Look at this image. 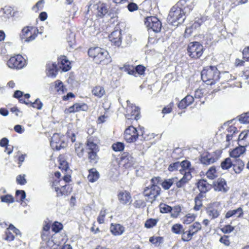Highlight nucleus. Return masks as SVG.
Listing matches in <instances>:
<instances>
[{
    "label": "nucleus",
    "mask_w": 249,
    "mask_h": 249,
    "mask_svg": "<svg viewBox=\"0 0 249 249\" xmlns=\"http://www.w3.org/2000/svg\"><path fill=\"white\" fill-rule=\"evenodd\" d=\"M185 2V0H181L171 8L167 18L169 23L177 26L183 22L185 18V13L180 6Z\"/></svg>",
    "instance_id": "nucleus-1"
},
{
    "label": "nucleus",
    "mask_w": 249,
    "mask_h": 249,
    "mask_svg": "<svg viewBox=\"0 0 249 249\" xmlns=\"http://www.w3.org/2000/svg\"><path fill=\"white\" fill-rule=\"evenodd\" d=\"M220 73L215 66L204 68L201 73V78L207 85L214 84L220 79Z\"/></svg>",
    "instance_id": "nucleus-2"
},
{
    "label": "nucleus",
    "mask_w": 249,
    "mask_h": 249,
    "mask_svg": "<svg viewBox=\"0 0 249 249\" xmlns=\"http://www.w3.org/2000/svg\"><path fill=\"white\" fill-rule=\"evenodd\" d=\"M88 54L90 57L93 58L96 63L102 62L107 63L110 62V57L108 52L100 48L96 47L89 49Z\"/></svg>",
    "instance_id": "nucleus-3"
},
{
    "label": "nucleus",
    "mask_w": 249,
    "mask_h": 249,
    "mask_svg": "<svg viewBox=\"0 0 249 249\" xmlns=\"http://www.w3.org/2000/svg\"><path fill=\"white\" fill-rule=\"evenodd\" d=\"M143 127H140L137 130L132 125L128 126L126 128L124 132V140L128 142H135L138 137L143 135Z\"/></svg>",
    "instance_id": "nucleus-4"
},
{
    "label": "nucleus",
    "mask_w": 249,
    "mask_h": 249,
    "mask_svg": "<svg viewBox=\"0 0 249 249\" xmlns=\"http://www.w3.org/2000/svg\"><path fill=\"white\" fill-rule=\"evenodd\" d=\"M38 33V30L32 26H26L21 30L20 37L22 41L30 42L34 40Z\"/></svg>",
    "instance_id": "nucleus-5"
},
{
    "label": "nucleus",
    "mask_w": 249,
    "mask_h": 249,
    "mask_svg": "<svg viewBox=\"0 0 249 249\" xmlns=\"http://www.w3.org/2000/svg\"><path fill=\"white\" fill-rule=\"evenodd\" d=\"M203 46L198 42H190L187 48L188 54L192 58H198L203 53Z\"/></svg>",
    "instance_id": "nucleus-6"
},
{
    "label": "nucleus",
    "mask_w": 249,
    "mask_h": 249,
    "mask_svg": "<svg viewBox=\"0 0 249 249\" xmlns=\"http://www.w3.org/2000/svg\"><path fill=\"white\" fill-rule=\"evenodd\" d=\"M160 188L157 185H149L146 187L143 191V195L147 198L146 201L152 203L155 200L160 193Z\"/></svg>",
    "instance_id": "nucleus-7"
},
{
    "label": "nucleus",
    "mask_w": 249,
    "mask_h": 249,
    "mask_svg": "<svg viewBox=\"0 0 249 249\" xmlns=\"http://www.w3.org/2000/svg\"><path fill=\"white\" fill-rule=\"evenodd\" d=\"M144 23L148 30H152L155 33L160 31L161 29V23L156 17H148L145 18Z\"/></svg>",
    "instance_id": "nucleus-8"
},
{
    "label": "nucleus",
    "mask_w": 249,
    "mask_h": 249,
    "mask_svg": "<svg viewBox=\"0 0 249 249\" xmlns=\"http://www.w3.org/2000/svg\"><path fill=\"white\" fill-rule=\"evenodd\" d=\"M26 64L25 59L21 55L11 57L7 62L8 67L11 69H20Z\"/></svg>",
    "instance_id": "nucleus-9"
},
{
    "label": "nucleus",
    "mask_w": 249,
    "mask_h": 249,
    "mask_svg": "<svg viewBox=\"0 0 249 249\" xmlns=\"http://www.w3.org/2000/svg\"><path fill=\"white\" fill-rule=\"evenodd\" d=\"M127 107L125 117L129 119H134L136 121L140 118V108L133 105L129 100H127Z\"/></svg>",
    "instance_id": "nucleus-10"
},
{
    "label": "nucleus",
    "mask_w": 249,
    "mask_h": 249,
    "mask_svg": "<svg viewBox=\"0 0 249 249\" xmlns=\"http://www.w3.org/2000/svg\"><path fill=\"white\" fill-rule=\"evenodd\" d=\"M50 145L52 148L59 150L67 146V143L64 141V136L59 134L55 133L52 137Z\"/></svg>",
    "instance_id": "nucleus-11"
},
{
    "label": "nucleus",
    "mask_w": 249,
    "mask_h": 249,
    "mask_svg": "<svg viewBox=\"0 0 249 249\" xmlns=\"http://www.w3.org/2000/svg\"><path fill=\"white\" fill-rule=\"evenodd\" d=\"M221 208L218 202H214L210 205L206 210L208 215L211 219H215L220 214Z\"/></svg>",
    "instance_id": "nucleus-12"
},
{
    "label": "nucleus",
    "mask_w": 249,
    "mask_h": 249,
    "mask_svg": "<svg viewBox=\"0 0 249 249\" xmlns=\"http://www.w3.org/2000/svg\"><path fill=\"white\" fill-rule=\"evenodd\" d=\"M213 187L215 191L223 193H226L229 190L226 181L222 178H219L214 181L213 183Z\"/></svg>",
    "instance_id": "nucleus-13"
},
{
    "label": "nucleus",
    "mask_w": 249,
    "mask_h": 249,
    "mask_svg": "<svg viewBox=\"0 0 249 249\" xmlns=\"http://www.w3.org/2000/svg\"><path fill=\"white\" fill-rule=\"evenodd\" d=\"M109 40L112 44L119 47L122 44V34L121 30H115L109 36Z\"/></svg>",
    "instance_id": "nucleus-14"
},
{
    "label": "nucleus",
    "mask_w": 249,
    "mask_h": 249,
    "mask_svg": "<svg viewBox=\"0 0 249 249\" xmlns=\"http://www.w3.org/2000/svg\"><path fill=\"white\" fill-rule=\"evenodd\" d=\"M61 180H55L52 183V187H54L57 196H62L67 193L66 188L67 187L66 184H62L61 183Z\"/></svg>",
    "instance_id": "nucleus-15"
},
{
    "label": "nucleus",
    "mask_w": 249,
    "mask_h": 249,
    "mask_svg": "<svg viewBox=\"0 0 249 249\" xmlns=\"http://www.w3.org/2000/svg\"><path fill=\"white\" fill-rule=\"evenodd\" d=\"M118 198L120 202L123 205L127 204L131 202L130 194L126 191L120 192L118 195Z\"/></svg>",
    "instance_id": "nucleus-16"
},
{
    "label": "nucleus",
    "mask_w": 249,
    "mask_h": 249,
    "mask_svg": "<svg viewBox=\"0 0 249 249\" xmlns=\"http://www.w3.org/2000/svg\"><path fill=\"white\" fill-rule=\"evenodd\" d=\"M232 166H233V169L235 173L239 174L244 169L245 164L244 162L239 159H234V160L232 161Z\"/></svg>",
    "instance_id": "nucleus-17"
},
{
    "label": "nucleus",
    "mask_w": 249,
    "mask_h": 249,
    "mask_svg": "<svg viewBox=\"0 0 249 249\" xmlns=\"http://www.w3.org/2000/svg\"><path fill=\"white\" fill-rule=\"evenodd\" d=\"M110 231L114 235L118 236L123 233L124 231V228L120 224H111L110 227Z\"/></svg>",
    "instance_id": "nucleus-18"
},
{
    "label": "nucleus",
    "mask_w": 249,
    "mask_h": 249,
    "mask_svg": "<svg viewBox=\"0 0 249 249\" xmlns=\"http://www.w3.org/2000/svg\"><path fill=\"white\" fill-rule=\"evenodd\" d=\"M47 74L48 76L55 77L57 73V66L54 63H48L46 66Z\"/></svg>",
    "instance_id": "nucleus-19"
},
{
    "label": "nucleus",
    "mask_w": 249,
    "mask_h": 249,
    "mask_svg": "<svg viewBox=\"0 0 249 249\" xmlns=\"http://www.w3.org/2000/svg\"><path fill=\"white\" fill-rule=\"evenodd\" d=\"M243 213V210L239 207L236 209L229 210L225 214V218L228 219L230 217H239Z\"/></svg>",
    "instance_id": "nucleus-20"
},
{
    "label": "nucleus",
    "mask_w": 249,
    "mask_h": 249,
    "mask_svg": "<svg viewBox=\"0 0 249 249\" xmlns=\"http://www.w3.org/2000/svg\"><path fill=\"white\" fill-rule=\"evenodd\" d=\"M58 61V63L60 64V68L63 71H67L70 70L71 68L70 66L71 63L66 56H61Z\"/></svg>",
    "instance_id": "nucleus-21"
},
{
    "label": "nucleus",
    "mask_w": 249,
    "mask_h": 249,
    "mask_svg": "<svg viewBox=\"0 0 249 249\" xmlns=\"http://www.w3.org/2000/svg\"><path fill=\"white\" fill-rule=\"evenodd\" d=\"M197 187L202 193H205L211 188V185L204 179L200 180L197 183Z\"/></svg>",
    "instance_id": "nucleus-22"
},
{
    "label": "nucleus",
    "mask_w": 249,
    "mask_h": 249,
    "mask_svg": "<svg viewBox=\"0 0 249 249\" xmlns=\"http://www.w3.org/2000/svg\"><path fill=\"white\" fill-rule=\"evenodd\" d=\"M96 14L99 17H103L108 12L107 6L104 3H100L96 6Z\"/></svg>",
    "instance_id": "nucleus-23"
},
{
    "label": "nucleus",
    "mask_w": 249,
    "mask_h": 249,
    "mask_svg": "<svg viewBox=\"0 0 249 249\" xmlns=\"http://www.w3.org/2000/svg\"><path fill=\"white\" fill-rule=\"evenodd\" d=\"M89 175L88 179L90 182H94L97 181L99 178V174L95 168H92L89 170Z\"/></svg>",
    "instance_id": "nucleus-24"
},
{
    "label": "nucleus",
    "mask_w": 249,
    "mask_h": 249,
    "mask_svg": "<svg viewBox=\"0 0 249 249\" xmlns=\"http://www.w3.org/2000/svg\"><path fill=\"white\" fill-rule=\"evenodd\" d=\"M215 159L210 154H203L201 156L200 161L204 165H209L215 162Z\"/></svg>",
    "instance_id": "nucleus-25"
},
{
    "label": "nucleus",
    "mask_w": 249,
    "mask_h": 249,
    "mask_svg": "<svg viewBox=\"0 0 249 249\" xmlns=\"http://www.w3.org/2000/svg\"><path fill=\"white\" fill-rule=\"evenodd\" d=\"M87 152H98L99 147L93 140L89 138L87 141Z\"/></svg>",
    "instance_id": "nucleus-26"
},
{
    "label": "nucleus",
    "mask_w": 249,
    "mask_h": 249,
    "mask_svg": "<svg viewBox=\"0 0 249 249\" xmlns=\"http://www.w3.org/2000/svg\"><path fill=\"white\" fill-rule=\"evenodd\" d=\"M55 234L51 237V238L48 239L47 242V246L50 249H56L57 247L61 244L60 241L55 240Z\"/></svg>",
    "instance_id": "nucleus-27"
},
{
    "label": "nucleus",
    "mask_w": 249,
    "mask_h": 249,
    "mask_svg": "<svg viewBox=\"0 0 249 249\" xmlns=\"http://www.w3.org/2000/svg\"><path fill=\"white\" fill-rule=\"evenodd\" d=\"M92 93L94 96L98 98H101L105 94L106 92L104 87L96 86L92 89Z\"/></svg>",
    "instance_id": "nucleus-28"
},
{
    "label": "nucleus",
    "mask_w": 249,
    "mask_h": 249,
    "mask_svg": "<svg viewBox=\"0 0 249 249\" xmlns=\"http://www.w3.org/2000/svg\"><path fill=\"white\" fill-rule=\"evenodd\" d=\"M177 181V178H172L164 180L161 183V186L165 190L169 189L171 186L175 183Z\"/></svg>",
    "instance_id": "nucleus-29"
},
{
    "label": "nucleus",
    "mask_w": 249,
    "mask_h": 249,
    "mask_svg": "<svg viewBox=\"0 0 249 249\" xmlns=\"http://www.w3.org/2000/svg\"><path fill=\"white\" fill-rule=\"evenodd\" d=\"M244 148L243 146L234 149L230 153V156L231 158H234V159H237V158L240 157V156L243 154L244 152Z\"/></svg>",
    "instance_id": "nucleus-30"
},
{
    "label": "nucleus",
    "mask_w": 249,
    "mask_h": 249,
    "mask_svg": "<svg viewBox=\"0 0 249 249\" xmlns=\"http://www.w3.org/2000/svg\"><path fill=\"white\" fill-rule=\"evenodd\" d=\"M180 164V169L179 170L181 174H183L185 172V171H189L191 172V163L188 160H183Z\"/></svg>",
    "instance_id": "nucleus-31"
},
{
    "label": "nucleus",
    "mask_w": 249,
    "mask_h": 249,
    "mask_svg": "<svg viewBox=\"0 0 249 249\" xmlns=\"http://www.w3.org/2000/svg\"><path fill=\"white\" fill-rule=\"evenodd\" d=\"M202 228L201 225L198 222H196L189 227V231L194 235L197 233Z\"/></svg>",
    "instance_id": "nucleus-32"
},
{
    "label": "nucleus",
    "mask_w": 249,
    "mask_h": 249,
    "mask_svg": "<svg viewBox=\"0 0 249 249\" xmlns=\"http://www.w3.org/2000/svg\"><path fill=\"white\" fill-rule=\"evenodd\" d=\"M55 89L59 94L63 93L67 90L63 83L59 80L55 82Z\"/></svg>",
    "instance_id": "nucleus-33"
},
{
    "label": "nucleus",
    "mask_w": 249,
    "mask_h": 249,
    "mask_svg": "<svg viewBox=\"0 0 249 249\" xmlns=\"http://www.w3.org/2000/svg\"><path fill=\"white\" fill-rule=\"evenodd\" d=\"M0 199L1 202L6 203L7 204H11L14 202V198L11 195H6L1 196L0 197Z\"/></svg>",
    "instance_id": "nucleus-34"
},
{
    "label": "nucleus",
    "mask_w": 249,
    "mask_h": 249,
    "mask_svg": "<svg viewBox=\"0 0 249 249\" xmlns=\"http://www.w3.org/2000/svg\"><path fill=\"white\" fill-rule=\"evenodd\" d=\"M228 134L226 136L227 141L229 142L232 139L233 135L237 131V128L233 126H230L227 129Z\"/></svg>",
    "instance_id": "nucleus-35"
},
{
    "label": "nucleus",
    "mask_w": 249,
    "mask_h": 249,
    "mask_svg": "<svg viewBox=\"0 0 249 249\" xmlns=\"http://www.w3.org/2000/svg\"><path fill=\"white\" fill-rule=\"evenodd\" d=\"M88 154V159L91 163H95L97 162L98 157L97 153L98 152H87Z\"/></svg>",
    "instance_id": "nucleus-36"
},
{
    "label": "nucleus",
    "mask_w": 249,
    "mask_h": 249,
    "mask_svg": "<svg viewBox=\"0 0 249 249\" xmlns=\"http://www.w3.org/2000/svg\"><path fill=\"white\" fill-rule=\"evenodd\" d=\"M206 176L208 178L213 179L217 176L215 168L211 167L206 173Z\"/></svg>",
    "instance_id": "nucleus-37"
},
{
    "label": "nucleus",
    "mask_w": 249,
    "mask_h": 249,
    "mask_svg": "<svg viewBox=\"0 0 249 249\" xmlns=\"http://www.w3.org/2000/svg\"><path fill=\"white\" fill-rule=\"evenodd\" d=\"M162 241V237L160 236H152L149 238V242L156 246H159Z\"/></svg>",
    "instance_id": "nucleus-38"
},
{
    "label": "nucleus",
    "mask_w": 249,
    "mask_h": 249,
    "mask_svg": "<svg viewBox=\"0 0 249 249\" xmlns=\"http://www.w3.org/2000/svg\"><path fill=\"white\" fill-rule=\"evenodd\" d=\"M17 201H23L26 197V193L23 190H17L16 192Z\"/></svg>",
    "instance_id": "nucleus-39"
},
{
    "label": "nucleus",
    "mask_w": 249,
    "mask_h": 249,
    "mask_svg": "<svg viewBox=\"0 0 249 249\" xmlns=\"http://www.w3.org/2000/svg\"><path fill=\"white\" fill-rule=\"evenodd\" d=\"M183 228L181 224H176L172 227V231L176 234H181L183 232Z\"/></svg>",
    "instance_id": "nucleus-40"
},
{
    "label": "nucleus",
    "mask_w": 249,
    "mask_h": 249,
    "mask_svg": "<svg viewBox=\"0 0 249 249\" xmlns=\"http://www.w3.org/2000/svg\"><path fill=\"white\" fill-rule=\"evenodd\" d=\"M182 240L183 241H189L191 240L192 236L194 235L192 232L189 230L185 231L183 230V232H182Z\"/></svg>",
    "instance_id": "nucleus-41"
},
{
    "label": "nucleus",
    "mask_w": 249,
    "mask_h": 249,
    "mask_svg": "<svg viewBox=\"0 0 249 249\" xmlns=\"http://www.w3.org/2000/svg\"><path fill=\"white\" fill-rule=\"evenodd\" d=\"M158 221L156 219L150 218L145 221L144 226L147 228H152L156 225Z\"/></svg>",
    "instance_id": "nucleus-42"
},
{
    "label": "nucleus",
    "mask_w": 249,
    "mask_h": 249,
    "mask_svg": "<svg viewBox=\"0 0 249 249\" xmlns=\"http://www.w3.org/2000/svg\"><path fill=\"white\" fill-rule=\"evenodd\" d=\"M232 166V161L229 158H226L221 164L223 169H228Z\"/></svg>",
    "instance_id": "nucleus-43"
},
{
    "label": "nucleus",
    "mask_w": 249,
    "mask_h": 249,
    "mask_svg": "<svg viewBox=\"0 0 249 249\" xmlns=\"http://www.w3.org/2000/svg\"><path fill=\"white\" fill-rule=\"evenodd\" d=\"M124 147V144L121 142H117L112 145V149L116 152L123 151Z\"/></svg>",
    "instance_id": "nucleus-44"
},
{
    "label": "nucleus",
    "mask_w": 249,
    "mask_h": 249,
    "mask_svg": "<svg viewBox=\"0 0 249 249\" xmlns=\"http://www.w3.org/2000/svg\"><path fill=\"white\" fill-rule=\"evenodd\" d=\"M62 224L58 222H54L53 224L52 225V230L55 233L58 232L60 230L62 229Z\"/></svg>",
    "instance_id": "nucleus-45"
},
{
    "label": "nucleus",
    "mask_w": 249,
    "mask_h": 249,
    "mask_svg": "<svg viewBox=\"0 0 249 249\" xmlns=\"http://www.w3.org/2000/svg\"><path fill=\"white\" fill-rule=\"evenodd\" d=\"M75 152L79 157H81L83 155L84 148L80 143H76L75 145Z\"/></svg>",
    "instance_id": "nucleus-46"
},
{
    "label": "nucleus",
    "mask_w": 249,
    "mask_h": 249,
    "mask_svg": "<svg viewBox=\"0 0 249 249\" xmlns=\"http://www.w3.org/2000/svg\"><path fill=\"white\" fill-rule=\"evenodd\" d=\"M196 216L194 214L189 213L183 219L184 223L188 224L195 220Z\"/></svg>",
    "instance_id": "nucleus-47"
},
{
    "label": "nucleus",
    "mask_w": 249,
    "mask_h": 249,
    "mask_svg": "<svg viewBox=\"0 0 249 249\" xmlns=\"http://www.w3.org/2000/svg\"><path fill=\"white\" fill-rule=\"evenodd\" d=\"M195 205L194 209L196 211H198L200 209L202 206V200L200 197L197 196L195 199Z\"/></svg>",
    "instance_id": "nucleus-48"
},
{
    "label": "nucleus",
    "mask_w": 249,
    "mask_h": 249,
    "mask_svg": "<svg viewBox=\"0 0 249 249\" xmlns=\"http://www.w3.org/2000/svg\"><path fill=\"white\" fill-rule=\"evenodd\" d=\"M239 121L240 123L246 124L249 123V113L243 114L239 116Z\"/></svg>",
    "instance_id": "nucleus-49"
},
{
    "label": "nucleus",
    "mask_w": 249,
    "mask_h": 249,
    "mask_svg": "<svg viewBox=\"0 0 249 249\" xmlns=\"http://www.w3.org/2000/svg\"><path fill=\"white\" fill-rule=\"evenodd\" d=\"M183 177L181 178V180H183L185 184H186L192 178L191 172L189 171H185V172L183 173Z\"/></svg>",
    "instance_id": "nucleus-50"
},
{
    "label": "nucleus",
    "mask_w": 249,
    "mask_h": 249,
    "mask_svg": "<svg viewBox=\"0 0 249 249\" xmlns=\"http://www.w3.org/2000/svg\"><path fill=\"white\" fill-rule=\"evenodd\" d=\"M30 104L33 107L38 110H40L43 106V104L38 99H36L33 103L30 102Z\"/></svg>",
    "instance_id": "nucleus-51"
},
{
    "label": "nucleus",
    "mask_w": 249,
    "mask_h": 249,
    "mask_svg": "<svg viewBox=\"0 0 249 249\" xmlns=\"http://www.w3.org/2000/svg\"><path fill=\"white\" fill-rule=\"evenodd\" d=\"M160 211L162 213H167L172 210V208L165 204H160Z\"/></svg>",
    "instance_id": "nucleus-52"
},
{
    "label": "nucleus",
    "mask_w": 249,
    "mask_h": 249,
    "mask_svg": "<svg viewBox=\"0 0 249 249\" xmlns=\"http://www.w3.org/2000/svg\"><path fill=\"white\" fill-rule=\"evenodd\" d=\"M180 167L179 162H176L175 163L170 164L168 167V170L170 172H173L177 170Z\"/></svg>",
    "instance_id": "nucleus-53"
},
{
    "label": "nucleus",
    "mask_w": 249,
    "mask_h": 249,
    "mask_svg": "<svg viewBox=\"0 0 249 249\" xmlns=\"http://www.w3.org/2000/svg\"><path fill=\"white\" fill-rule=\"evenodd\" d=\"M5 234H6V237H5L6 240L9 241H11L14 239L15 236H14L11 230L9 229V227L7 228L6 229V230L5 231Z\"/></svg>",
    "instance_id": "nucleus-54"
},
{
    "label": "nucleus",
    "mask_w": 249,
    "mask_h": 249,
    "mask_svg": "<svg viewBox=\"0 0 249 249\" xmlns=\"http://www.w3.org/2000/svg\"><path fill=\"white\" fill-rule=\"evenodd\" d=\"M106 215V210H101L100 212L99 215L98 217L97 221L100 224H103L104 222V218Z\"/></svg>",
    "instance_id": "nucleus-55"
},
{
    "label": "nucleus",
    "mask_w": 249,
    "mask_h": 249,
    "mask_svg": "<svg viewBox=\"0 0 249 249\" xmlns=\"http://www.w3.org/2000/svg\"><path fill=\"white\" fill-rule=\"evenodd\" d=\"M44 3V0H39L36 4L33 7V10L37 11L38 10H42L43 8V4Z\"/></svg>",
    "instance_id": "nucleus-56"
},
{
    "label": "nucleus",
    "mask_w": 249,
    "mask_h": 249,
    "mask_svg": "<svg viewBox=\"0 0 249 249\" xmlns=\"http://www.w3.org/2000/svg\"><path fill=\"white\" fill-rule=\"evenodd\" d=\"M25 175H23V176L21 175H18L17 177V181L18 182V183L20 185H24L25 183H26V180L25 178Z\"/></svg>",
    "instance_id": "nucleus-57"
},
{
    "label": "nucleus",
    "mask_w": 249,
    "mask_h": 249,
    "mask_svg": "<svg viewBox=\"0 0 249 249\" xmlns=\"http://www.w3.org/2000/svg\"><path fill=\"white\" fill-rule=\"evenodd\" d=\"M203 19L202 18H198L196 19L192 26L193 29H197L199 28L203 22Z\"/></svg>",
    "instance_id": "nucleus-58"
},
{
    "label": "nucleus",
    "mask_w": 249,
    "mask_h": 249,
    "mask_svg": "<svg viewBox=\"0 0 249 249\" xmlns=\"http://www.w3.org/2000/svg\"><path fill=\"white\" fill-rule=\"evenodd\" d=\"M173 105V103H171L168 106L164 107L162 111V113L163 114H167L170 113L172 110V106Z\"/></svg>",
    "instance_id": "nucleus-59"
},
{
    "label": "nucleus",
    "mask_w": 249,
    "mask_h": 249,
    "mask_svg": "<svg viewBox=\"0 0 249 249\" xmlns=\"http://www.w3.org/2000/svg\"><path fill=\"white\" fill-rule=\"evenodd\" d=\"M183 100L188 104V106L191 105L194 101V96L188 95L184 98L183 99Z\"/></svg>",
    "instance_id": "nucleus-60"
},
{
    "label": "nucleus",
    "mask_w": 249,
    "mask_h": 249,
    "mask_svg": "<svg viewBox=\"0 0 249 249\" xmlns=\"http://www.w3.org/2000/svg\"><path fill=\"white\" fill-rule=\"evenodd\" d=\"M135 70L137 74L138 73L139 74L142 75L144 72L145 68L143 66L140 65L136 67Z\"/></svg>",
    "instance_id": "nucleus-61"
},
{
    "label": "nucleus",
    "mask_w": 249,
    "mask_h": 249,
    "mask_svg": "<svg viewBox=\"0 0 249 249\" xmlns=\"http://www.w3.org/2000/svg\"><path fill=\"white\" fill-rule=\"evenodd\" d=\"M242 53L243 58L246 61H249V46L243 50Z\"/></svg>",
    "instance_id": "nucleus-62"
},
{
    "label": "nucleus",
    "mask_w": 249,
    "mask_h": 249,
    "mask_svg": "<svg viewBox=\"0 0 249 249\" xmlns=\"http://www.w3.org/2000/svg\"><path fill=\"white\" fill-rule=\"evenodd\" d=\"M127 8L130 12H133L138 8V5L133 2L129 3L127 5Z\"/></svg>",
    "instance_id": "nucleus-63"
},
{
    "label": "nucleus",
    "mask_w": 249,
    "mask_h": 249,
    "mask_svg": "<svg viewBox=\"0 0 249 249\" xmlns=\"http://www.w3.org/2000/svg\"><path fill=\"white\" fill-rule=\"evenodd\" d=\"M219 241L225 246H228L230 244V242L227 236H224L220 238Z\"/></svg>",
    "instance_id": "nucleus-64"
}]
</instances>
